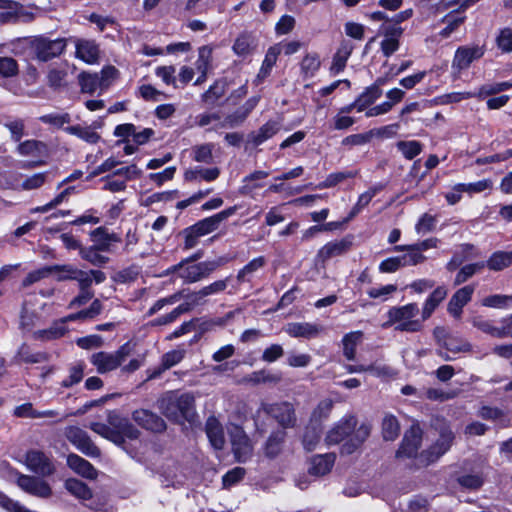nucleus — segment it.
<instances>
[{
	"label": "nucleus",
	"instance_id": "obj_1",
	"mask_svg": "<svg viewBox=\"0 0 512 512\" xmlns=\"http://www.w3.org/2000/svg\"><path fill=\"white\" fill-rule=\"evenodd\" d=\"M356 425L355 416H344L327 432L325 437L327 445H336L346 440L341 447V454L354 453L366 441L371 432L369 424H361L357 428Z\"/></svg>",
	"mask_w": 512,
	"mask_h": 512
},
{
	"label": "nucleus",
	"instance_id": "obj_2",
	"mask_svg": "<svg viewBox=\"0 0 512 512\" xmlns=\"http://www.w3.org/2000/svg\"><path fill=\"white\" fill-rule=\"evenodd\" d=\"M158 409L170 421L193 423L197 416L195 398L191 393L169 391L158 400Z\"/></svg>",
	"mask_w": 512,
	"mask_h": 512
},
{
	"label": "nucleus",
	"instance_id": "obj_3",
	"mask_svg": "<svg viewBox=\"0 0 512 512\" xmlns=\"http://www.w3.org/2000/svg\"><path fill=\"white\" fill-rule=\"evenodd\" d=\"M419 313L416 303H409L404 306L392 307L388 310V320L383 324L387 328L394 325L395 331L418 332L422 329V320L415 319Z\"/></svg>",
	"mask_w": 512,
	"mask_h": 512
},
{
	"label": "nucleus",
	"instance_id": "obj_4",
	"mask_svg": "<svg viewBox=\"0 0 512 512\" xmlns=\"http://www.w3.org/2000/svg\"><path fill=\"white\" fill-rule=\"evenodd\" d=\"M435 429L438 432V438L428 449L422 451L419 456L420 462L424 465L432 464L446 454L452 447L456 437L451 425L445 420H437Z\"/></svg>",
	"mask_w": 512,
	"mask_h": 512
},
{
	"label": "nucleus",
	"instance_id": "obj_5",
	"mask_svg": "<svg viewBox=\"0 0 512 512\" xmlns=\"http://www.w3.org/2000/svg\"><path fill=\"white\" fill-rule=\"evenodd\" d=\"M65 38L50 39L40 35L33 37L29 42V49L34 58L41 62H47L59 57L66 49Z\"/></svg>",
	"mask_w": 512,
	"mask_h": 512
},
{
	"label": "nucleus",
	"instance_id": "obj_6",
	"mask_svg": "<svg viewBox=\"0 0 512 512\" xmlns=\"http://www.w3.org/2000/svg\"><path fill=\"white\" fill-rule=\"evenodd\" d=\"M131 352V344L127 342L120 346L115 352L109 353L101 351L92 354L90 362L96 367L98 373L105 374L120 367Z\"/></svg>",
	"mask_w": 512,
	"mask_h": 512
},
{
	"label": "nucleus",
	"instance_id": "obj_7",
	"mask_svg": "<svg viewBox=\"0 0 512 512\" xmlns=\"http://www.w3.org/2000/svg\"><path fill=\"white\" fill-rule=\"evenodd\" d=\"M259 411L272 417L282 428L281 430L293 428L297 423L295 408L288 401L262 403Z\"/></svg>",
	"mask_w": 512,
	"mask_h": 512
},
{
	"label": "nucleus",
	"instance_id": "obj_8",
	"mask_svg": "<svg viewBox=\"0 0 512 512\" xmlns=\"http://www.w3.org/2000/svg\"><path fill=\"white\" fill-rule=\"evenodd\" d=\"M229 436L237 461L245 462L251 456L253 450L250 439L245 431L237 425H233L229 429Z\"/></svg>",
	"mask_w": 512,
	"mask_h": 512
},
{
	"label": "nucleus",
	"instance_id": "obj_9",
	"mask_svg": "<svg viewBox=\"0 0 512 512\" xmlns=\"http://www.w3.org/2000/svg\"><path fill=\"white\" fill-rule=\"evenodd\" d=\"M65 435L67 439L82 453L90 457L100 455V450L91 441L88 434L79 427L70 426L66 429Z\"/></svg>",
	"mask_w": 512,
	"mask_h": 512
},
{
	"label": "nucleus",
	"instance_id": "obj_10",
	"mask_svg": "<svg viewBox=\"0 0 512 512\" xmlns=\"http://www.w3.org/2000/svg\"><path fill=\"white\" fill-rule=\"evenodd\" d=\"M485 53L483 46H461L454 55L452 69L457 73L469 68L474 60L480 59Z\"/></svg>",
	"mask_w": 512,
	"mask_h": 512
},
{
	"label": "nucleus",
	"instance_id": "obj_11",
	"mask_svg": "<svg viewBox=\"0 0 512 512\" xmlns=\"http://www.w3.org/2000/svg\"><path fill=\"white\" fill-rule=\"evenodd\" d=\"M108 423L113 426L121 438V445L126 439L136 440L141 432L125 417L115 411H110L107 416Z\"/></svg>",
	"mask_w": 512,
	"mask_h": 512
},
{
	"label": "nucleus",
	"instance_id": "obj_12",
	"mask_svg": "<svg viewBox=\"0 0 512 512\" xmlns=\"http://www.w3.org/2000/svg\"><path fill=\"white\" fill-rule=\"evenodd\" d=\"M132 419L139 426L153 433H161L166 430L165 421L156 413L146 409H137L133 411Z\"/></svg>",
	"mask_w": 512,
	"mask_h": 512
},
{
	"label": "nucleus",
	"instance_id": "obj_13",
	"mask_svg": "<svg viewBox=\"0 0 512 512\" xmlns=\"http://www.w3.org/2000/svg\"><path fill=\"white\" fill-rule=\"evenodd\" d=\"M422 430L418 425H413L404 434L400 448L397 451L398 457H414L421 446Z\"/></svg>",
	"mask_w": 512,
	"mask_h": 512
},
{
	"label": "nucleus",
	"instance_id": "obj_14",
	"mask_svg": "<svg viewBox=\"0 0 512 512\" xmlns=\"http://www.w3.org/2000/svg\"><path fill=\"white\" fill-rule=\"evenodd\" d=\"M26 465L29 470L42 476L51 475L54 472V466L50 458L42 451L30 450L26 453Z\"/></svg>",
	"mask_w": 512,
	"mask_h": 512
},
{
	"label": "nucleus",
	"instance_id": "obj_15",
	"mask_svg": "<svg viewBox=\"0 0 512 512\" xmlns=\"http://www.w3.org/2000/svg\"><path fill=\"white\" fill-rule=\"evenodd\" d=\"M92 245L102 252H113L114 244L121 242V237L117 233H110L106 227L100 226L90 233Z\"/></svg>",
	"mask_w": 512,
	"mask_h": 512
},
{
	"label": "nucleus",
	"instance_id": "obj_16",
	"mask_svg": "<svg viewBox=\"0 0 512 512\" xmlns=\"http://www.w3.org/2000/svg\"><path fill=\"white\" fill-rule=\"evenodd\" d=\"M237 210L236 206L229 207L221 212L214 214L213 216L204 218L198 222H196L193 227L199 232V234L203 237L208 235L215 230H217L220 224L226 220L228 217L235 214Z\"/></svg>",
	"mask_w": 512,
	"mask_h": 512
},
{
	"label": "nucleus",
	"instance_id": "obj_17",
	"mask_svg": "<svg viewBox=\"0 0 512 512\" xmlns=\"http://www.w3.org/2000/svg\"><path fill=\"white\" fill-rule=\"evenodd\" d=\"M474 285H467L458 289L450 298L447 311L455 319H460L463 307L469 303L474 293Z\"/></svg>",
	"mask_w": 512,
	"mask_h": 512
},
{
	"label": "nucleus",
	"instance_id": "obj_18",
	"mask_svg": "<svg viewBox=\"0 0 512 512\" xmlns=\"http://www.w3.org/2000/svg\"><path fill=\"white\" fill-rule=\"evenodd\" d=\"M17 484L25 492L37 497L47 498L51 495L48 483L33 476L21 475L18 477Z\"/></svg>",
	"mask_w": 512,
	"mask_h": 512
},
{
	"label": "nucleus",
	"instance_id": "obj_19",
	"mask_svg": "<svg viewBox=\"0 0 512 512\" xmlns=\"http://www.w3.org/2000/svg\"><path fill=\"white\" fill-rule=\"evenodd\" d=\"M434 335L438 343L444 347L448 352L459 353L471 351V344L461 338L449 336L441 327L434 330Z\"/></svg>",
	"mask_w": 512,
	"mask_h": 512
},
{
	"label": "nucleus",
	"instance_id": "obj_20",
	"mask_svg": "<svg viewBox=\"0 0 512 512\" xmlns=\"http://www.w3.org/2000/svg\"><path fill=\"white\" fill-rule=\"evenodd\" d=\"M284 331L294 338L311 339L320 334L322 327L314 323L292 322L285 326Z\"/></svg>",
	"mask_w": 512,
	"mask_h": 512
},
{
	"label": "nucleus",
	"instance_id": "obj_21",
	"mask_svg": "<svg viewBox=\"0 0 512 512\" xmlns=\"http://www.w3.org/2000/svg\"><path fill=\"white\" fill-rule=\"evenodd\" d=\"M352 242L348 238L331 241L325 244L317 253V261L325 263L328 259L340 256L351 248Z\"/></svg>",
	"mask_w": 512,
	"mask_h": 512
},
{
	"label": "nucleus",
	"instance_id": "obj_22",
	"mask_svg": "<svg viewBox=\"0 0 512 512\" xmlns=\"http://www.w3.org/2000/svg\"><path fill=\"white\" fill-rule=\"evenodd\" d=\"M51 275H55V279L59 282L75 280L78 284L80 281L88 279V274L84 270L78 269L72 264L50 265Z\"/></svg>",
	"mask_w": 512,
	"mask_h": 512
},
{
	"label": "nucleus",
	"instance_id": "obj_23",
	"mask_svg": "<svg viewBox=\"0 0 512 512\" xmlns=\"http://www.w3.org/2000/svg\"><path fill=\"white\" fill-rule=\"evenodd\" d=\"M18 74V62L12 57L0 56V87L12 91L10 80Z\"/></svg>",
	"mask_w": 512,
	"mask_h": 512
},
{
	"label": "nucleus",
	"instance_id": "obj_24",
	"mask_svg": "<svg viewBox=\"0 0 512 512\" xmlns=\"http://www.w3.org/2000/svg\"><path fill=\"white\" fill-rule=\"evenodd\" d=\"M205 431L211 445L217 450L222 449L225 443L224 431L217 418L211 416L207 419Z\"/></svg>",
	"mask_w": 512,
	"mask_h": 512
},
{
	"label": "nucleus",
	"instance_id": "obj_25",
	"mask_svg": "<svg viewBox=\"0 0 512 512\" xmlns=\"http://www.w3.org/2000/svg\"><path fill=\"white\" fill-rule=\"evenodd\" d=\"M335 462L333 453L320 454L312 457L309 467V473L314 476H324L328 474Z\"/></svg>",
	"mask_w": 512,
	"mask_h": 512
},
{
	"label": "nucleus",
	"instance_id": "obj_26",
	"mask_svg": "<svg viewBox=\"0 0 512 512\" xmlns=\"http://www.w3.org/2000/svg\"><path fill=\"white\" fill-rule=\"evenodd\" d=\"M67 464L77 474L85 478L95 479L97 477V470L94 466L89 461L76 454L68 455Z\"/></svg>",
	"mask_w": 512,
	"mask_h": 512
},
{
	"label": "nucleus",
	"instance_id": "obj_27",
	"mask_svg": "<svg viewBox=\"0 0 512 512\" xmlns=\"http://www.w3.org/2000/svg\"><path fill=\"white\" fill-rule=\"evenodd\" d=\"M76 57L88 64H94L99 58V48L94 41L79 40L76 43Z\"/></svg>",
	"mask_w": 512,
	"mask_h": 512
},
{
	"label": "nucleus",
	"instance_id": "obj_28",
	"mask_svg": "<svg viewBox=\"0 0 512 512\" xmlns=\"http://www.w3.org/2000/svg\"><path fill=\"white\" fill-rule=\"evenodd\" d=\"M353 51V45L348 41H343L335 53L330 70L333 74H339L346 67L347 60Z\"/></svg>",
	"mask_w": 512,
	"mask_h": 512
},
{
	"label": "nucleus",
	"instance_id": "obj_29",
	"mask_svg": "<svg viewBox=\"0 0 512 512\" xmlns=\"http://www.w3.org/2000/svg\"><path fill=\"white\" fill-rule=\"evenodd\" d=\"M447 289L444 286H439L426 299L422 309V321L427 320L438 305L446 298Z\"/></svg>",
	"mask_w": 512,
	"mask_h": 512
},
{
	"label": "nucleus",
	"instance_id": "obj_30",
	"mask_svg": "<svg viewBox=\"0 0 512 512\" xmlns=\"http://www.w3.org/2000/svg\"><path fill=\"white\" fill-rule=\"evenodd\" d=\"M363 333L361 331H353L344 335L342 338L343 355L349 361L356 357L357 345L361 342Z\"/></svg>",
	"mask_w": 512,
	"mask_h": 512
},
{
	"label": "nucleus",
	"instance_id": "obj_31",
	"mask_svg": "<svg viewBox=\"0 0 512 512\" xmlns=\"http://www.w3.org/2000/svg\"><path fill=\"white\" fill-rule=\"evenodd\" d=\"M266 264L264 256H259L248 262L237 274V281L239 283L250 282L254 274L262 269Z\"/></svg>",
	"mask_w": 512,
	"mask_h": 512
},
{
	"label": "nucleus",
	"instance_id": "obj_32",
	"mask_svg": "<svg viewBox=\"0 0 512 512\" xmlns=\"http://www.w3.org/2000/svg\"><path fill=\"white\" fill-rule=\"evenodd\" d=\"M281 381V375L277 373H271L267 370L254 371L251 374L244 377L243 382L251 383L254 385L258 384H277Z\"/></svg>",
	"mask_w": 512,
	"mask_h": 512
},
{
	"label": "nucleus",
	"instance_id": "obj_33",
	"mask_svg": "<svg viewBox=\"0 0 512 512\" xmlns=\"http://www.w3.org/2000/svg\"><path fill=\"white\" fill-rule=\"evenodd\" d=\"M285 438V430L280 429L272 432L265 444V454L271 458L277 456L281 452Z\"/></svg>",
	"mask_w": 512,
	"mask_h": 512
},
{
	"label": "nucleus",
	"instance_id": "obj_34",
	"mask_svg": "<svg viewBox=\"0 0 512 512\" xmlns=\"http://www.w3.org/2000/svg\"><path fill=\"white\" fill-rule=\"evenodd\" d=\"M321 66L320 57L317 53H308L300 63V71L304 79L315 76Z\"/></svg>",
	"mask_w": 512,
	"mask_h": 512
},
{
	"label": "nucleus",
	"instance_id": "obj_35",
	"mask_svg": "<svg viewBox=\"0 0 512 512\" xmlns=\"http://www.w3.org/2000/svg\"><path fill=\"white\" fill-rule=\"evenodd\" d=\"M512 264V251H497L485 262L490 270L500 271Z\"/></svg>",
	"mask_w": 512,
	"mask_h": 512
},
{
	"label": "nucleus",
	"instance_id": "obj_36",
	"mask_svg": "<svg viewBox=\"0 0 512 512\" xmlns=\"http://www.w3.org/2000/svg\"><path fill=\"white\" fill-rule=\"evenodd\" d=\"M101 250L94 247L93 245L89 247L80 248V256L83 260L89 262L94 266L102 267L110 261V258L101 254Z\"/></svg>",
	"mask_w": 512,
	"mask_h": 512
},
{
	"label": "nucleus",
	"instance_id": "obj_37",
	"mask_svg": "<svg viewBox=\"0 0 512 512\" xmlns=\"http://www.w3.org/2000/svg\"><path fill=\"white\" fill-rule=\"evenodd\" d=\"M280 129V126L275 121H268L260 127V129L251 135V140L254 145H260L266 140L273 137Z\"/></svg>",
	"mask_w": 512,
	"mask_h": 512
},
{
	"label": "nucleus",
	"instance_id": "obj_38",
	"mask_svg": "<svg viewBox=\"0 0 512 512\" xmlns=\"http://www.w3.org/2000/svg\"><path fill=\"white\" fill-rule=\"evenodd\" d=\"M89 428L95 433L99 434L103 438H106L118 446H121V438L116 432L115 428L111 426L108 422L107 424L101 422H92L89 425Z\"/></svg>",
	"mask_w": 512,
	"mask_h": 512
},
{
	"label": "nucleus",
	"instance_id": "obj_39",
	"mask_svg": "<svg viewBox=\"0 0 512 512\" xmlns=\"http://www.w3.org/2000/svg\"><path fill=\"white\" fill-rule=\"evenodd\" d=\"M78 286L79 294L75 296L69 303V308L71 309L85 305L94 297V293L90 289L91 287L89 279L80 281Z\"/></svg>",
	"mask_w": 512,
	"mask_h": 512
},
{
	"label": "nucleus",
	"instance_id": "obj_40",
	"mask_svg": "<svg viewBox=\"0 0 512 512\" xmlns=\"http://www.w3.org/2000/svg\"><path fill=\"white\" fill-rule=\"evenodd\" d=\"M65 488L75 497L87 500L92 497V492L89 487L78 479H68L65 482Z\"/></svg>",
	"mask_w": 512,
	"mask_h": 512
},
{
	"label": "nucleus",
	"instance_id": "obj_41",
	"mask_svg": "<svg viewBox=\"0 0 512 512\" xmlns=\"http://www.w3.org/2000/svg\"><path fill=\"white\" fill-rule=\"evenodd\" d=\"M79 84L83 93L93 94L98 88L102 89L99 74L83 72L79 75Z\"/></svg>",
	"mask_w": 512,
	"mask_h": 512
},
{
	"label": "nucleus",
	"instance_id": "obj_42",
	"mask_svg": "<svg viewBox=\"0 0 512 512\" xmlns=\"http://www.w3.org/2000/svg\"><path fill=\"white\" fill-rule=\"evenodd\" d=\"M471 324L483 333L501 339L500 326H495L493 321L482 316H475L471 319Z\"/></svg>",
	"mask_w": 512,
	"mask_h": 512
},
{
	"label": "nucleus",
	"instance_id": "obj_43",
	"mask_svg": "<svg viewBox=\"0 0 512 512\" xmlns=\"http://www.w3.org/2000/svg\"><path fill=\"white\" fill-rule=\"evenodd\" d=\"M68 134L75 135L90 144L99 141L100 136L90 127H82L80 125L69 126L64 129Z\"/></svg>",
	"mask_w": 512,
	"mask_h": 512
},
{
	"label": "nucleus",
	"instance_id": "obj_44",
	"mask_svg": "<svg viewBox=\"0 0 512 512\" xmlns=\"http://www.w3.org/2000/svg\"><path fill=\"white\" fill-rule=\"evenodd\" d=\"M400 432L398 420L393 415H386L382 421V435L387 441L395 440Z\"/></svg>",
	"mask_w": 512,
	"mask_h": 512
},
{
	"label": "nucleus",
	"instance_id": "obj_45",
	"mask_svg": "<svg viewBox=\"0 0 512 512\" xmlns=\"http://www.w3.org/2000/svg\"><path fill=\"white\" fill-rule=\"evenodd\" d=\"M17 151L23 156H40L46 151V145L38 140H27L18 145Z\"/></svg>",
	"mask_w": 512,
	"mask_h": 512
},
{
	"label": "nucleus",
	"instance_id": "obj_46",
	"mask_svg": "<svg viewBox=\"0 0 512 512\" xmlns=\"http://www.w3.org/2000/svg\"><path fill=\"white\" fill-rule=\"evenodd\" d=\"M254 49V38L249 34H241L233 44V51L238 55L245 57L252 53Z\"/></svg>",
	"mask_w": 512,
	"mask_h": 512
},
{
	"label": "nucleus",
	"instance_id": "obj_47",
	"mask_svg": "<svg viewBox=\"0 0 512 512\" xmlns=\"http://www.w3.org/2000/svg\"><path fill=\"white\" fill-rule=\"evenodd\" d=\"M477 415L485 420L499 421L503 427H507L509 425L504 412L497 407L482 406L478 410Z\"/></svg>",
	"mask_w": 512,
	"mask_h": 512
},
{
	"label": "nucleus",
	"instance_id": "obj_48",
	"mask_svg": "<svg viewBox=\"0 0 512 512\" xmlns=\"http://www.w3.org/2000/svg\"><path fill=\"white\" fill-rule=\"evenodd\" d=\"M481 304L485 307L497 309L512 308V295H490L485 297Z\"/></svg>",
	"mask_w": 512,
	"mask_h": 512
},
{
	"label": "nucleus",
	"instance_id": "obj_49",
	"mask_svg": "<svg viewBox=\"0 0 512 512\" xmlns=\"http://www.w3.org/2000/svg\"><path fill=\"white\" fill-rule=\"evenodd\" d=\"M179 277L187 284L196 283L204 279L198 263L191 265L184 264L181 272L179 273Z\"/></svg>",
	"mask_w": 512,
	"mask_h": 512
},
{
	"label": "nucleus",
	"instance_id": "obj_50",
	"mask_svg": "<svg viewBox=\"0 0 512 512\" xmlns=\"http://www.w3.org/2000/svg\"><path fill=\"white\" fill-rule=\"evenodd\" d=\"M212 51L210 46H202L198 49V59L195 62L196 69L199 73H208L211 67Z\"/></svg>",
	"mask_w": 512,
	"mask_h": 512
},
{
	"label": "nucleus",
	"instance_id": "obj_51",
	"mask_svg": "<svg viewBox=\"0 0 512 512\" xmlns=\"http://www.w3.org/2000/svg\"><path fill=\"white\" fill-rule=\"evenodd\" d=\"M66 327L62 324H54L48 329L38 330L34 332L33 336L39 340H53L62 337L66 333Z\"/></svg>",
	"mask_w": 512,
	"mask_h": 512
},
{
	"label": "nucleus",
	"instance_id": "obj_52",
	"mask_svg": "<svg viewBox=\"0 0 512 512\" xmlns=\"http://www.w3.org/2000/svg\"><path fill=\"white\" fill-rule=\"evenodd\" d=\"M492 181L490 179H483L474 183H459L454 189L458 192H467V193H480L487 189L492 188Z\"/></svg>",
	"mask_w": 512,
	"mask_h": 512
},
{
	"label": "nucleus",
	"instance_id": "obj_53",
	"mask_svg": "<svg viewBox=\"0 0 512 512\" xmlns=\"http://www.w3.org/2000/svg\"><path fill=\"white\" fill-rule=\"evenodd\" d=\"M84 367L85 364L83 362L72 365L69 369V376L62 381L61 386L69 388L81 382L84 376Z\"/></svg>",
	"mask_w": 512,
	"mask_h": 512
},
{
	"label": "nucleus",
	"instance_id": "obj_54",
	"mask_svg": "<svg viewBox=\"0 0 512 512\" xmlns=\"http://www.w3.org/2000/svg\"><path fill=\"white\" fill-rule=\"evenodd\" d=\"M485 267V262H477L473 264L465 265L460 269L457 273L454 285H460L466 282L470 277H472L475 273L482 270Z\"/></svg>",
	"mask_w": 512,
	"mask_h": 512
},
{
	"label": "nucleus",
	"instance_id": "obj_55",
	"mask_svg": "<svg viewBox=\"0 0 512 512\" xmlns=\"http://www.w3.org/2000/svg\"><path fill=\"white\" fill-rule=\"evenodd\" d=\"M226 91V85L223 82H215L210 88L202 94V100L209 104L213 105L215 102L220 99Z\"/></svg>",
	"mask_w": 512,
	"mask_h": 512
},
{
	"label": "nucleus",
	"instance_id": "obj_56",
	"mask_svg": "<svg viewBox=\"0 0 512 512\" xmlns=\"http://www.w3.org/2000/svg\"><path fill=\"white\" fill-rule=\"evenodd\" d=\"M17 358L25 363H41L47 360L43 352L32 353L26 344H22L17 352Z\"/></svg>",
	"mask_w": 512,
	"mask_h": 512
},
{
	"label": "nucleus",
	"instance_id": "obj_57",
	"mask_svg": "<svg viewBox=\"0 0 512 512\" xmlns=\"http://www.w3.org/2000/svg\"><path fill=\"white\" fill-rule=\"evenodd\" d=\"M396 146L403 156L409 160L416 157L422 151V144L415 140L399 141Z\"/></svg>",
	"mask_w": 512,
	"mask_h": 512
},
{
	"label": "nucleus",
	"instance_id": "obj_58",
	"mask_svg": "<svg viewBox=\"0 0 512 512\" xmlns=\"http://www.w3.org/2000/svg\"><path fill=\"white\" fill-rule=\"evenodd\" d=\"M213 149L214 145L212 143L195 146L193 148L194 160L205 164H211L213 162Z\"/></svg>",
	"mask_w": 512,
	"mask_h": 512
},
{
	"label": "nucleus",
	"instance_id": "obj_59",
	"mask_svg": "<svg viewBox=\"0 0 512 512\" xmlns=\"http://www.w3.org/2000/svg\"><path fill=\"white\" fill-rule=\"evenodd\" d=\"M281 53V49L279 47H270L266 53L265 59L260 68L258 77H266L269 75L271 69L275 65L277 61L278 55Z\"/></svg>",
	"mask_w": 512,
	"mask_h": 512
},
{
	"label": "nucleus",
	"instance_id": "obj_60",
	"mask_svg": "<svg viewBox=\"0 0 512 512\" xmlns=\"http://www.w3.org/2000/svg\"><path fill=\"white\" fill-rule=\"evenodd\" d=\"M497 48L501 50L502 53H511L512 52V30L511 28H502L499 30L496 39H495Z\"/></svg>",
	"mask_w": 512,
	"mask_h": 512
},
{
	"label": "nucleus",
	"instance_id": "obj_61",
	"mask_svg": "<svg viewBox=\"0 0 512 512\" xmlns=\"http://www.w3.org/2000/svg\"><path fill=\"white\" fill-rule=\"evenodd\" d=\"M465 21V16L458 15H446L442 22L446 24V26L440 31V36L447 38L449 37L463 22Z\"/></svg>",
	"mask_w": 512,
	"mask_h": 512
},
{
	"label": "nucleus",
	"instance_id": "obj_62",
	"mask_svg": "<svg viewBox=\"0 0 512 512\" xmlns=\"http://www.w3.org/2000/svg\"><path fill=\"white\" fill-rule=\"evenodd\" d=\"M182 298H185V302L180 304L178 308H183V313L190 311L193 307L202 305L206 302L204 295L202 294V290L194 291L188 293L187 295H183Z\"/></svg>",
	"mask_w": 512,
	"mask_h": 512
},
{
	"label": "nucleus",
	"instance_id": "obj_63",
	"mask_svg": "<svg viewBox=\"0 0 512 512\" xmlns=\"http://www.w3.org/2000/svg\"><path fill=\"white\" fill-rule=\"evenodd\" d=\"M67 72L63 69L52 68L47 74V84L52 89H59L66 85Z\"/></svg>",
	"mask_w": 512,
	"mask_h": 512
},
{
	"label": "nucleus",
	"instance_id": "obj_64",
	"mask_svg": "<svg viewBox=\"0 0 512 512\" xmlns=\"http://www.w3.org/2000/svg\"><path fill=\"white\" fill-rule=\"evenodd\" d=\"M383 83V79H377V81L373 85L366 88V90L361 95H359V98H361L364 101V103H366L368 106L373 104L382 95L380 85H382Z\"/></svg>",
	"mask_w": 512,
	"mask_h": 512
}]
</instances>
